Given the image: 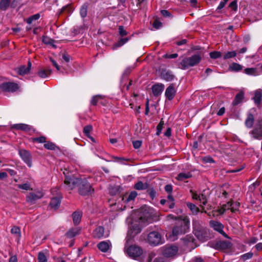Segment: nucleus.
Returning a JSON list of instances; mask_svg holds the SVG:
<instances>
[{
  "label": "nucleus",
  "mask_w": 262,
  "mask_h": 262,
  "mask_svg": "<svg viewBox=\"0 0 262 262\" xmlns=\"http://www.w3.org/2000/svg\"><path fill=\"white\" fill-rule=\"evenodd\" d=\"M262 97L261 91L260 90H257L255 91L253 100L256 105H259L261 103Z\"/></svg>",
  "instance_id": "29"
},
{
  "label": "nucleus",
  "mask_w": 262,
  "mask_h": 262,
  "mask_svg": "<svg viewBox=\"0 0 262 262\" xmlns=\"http://www.w3.org/2000/svg\"><path fill=\"white\" fill-rule=\"evenodd\" d=\"M192 197L193 200H199L202 204L201 207H203L204 205L207 203V199L205 195L202 193L199 194L196 192H192Z\"/></svg>",
  "instance_id": "20"
},
{
  "label": "nucleus",
  "mask_w": 262,
  "mask_h": 262,
  "mask_svg": "<svg viewBox=\"0 0 262 262\" xmlns=\"http://www.w3.org/2000/svg\"><path fill=\"white\" fill-rule=\"evenodd\" d=\"M130 39V38H121L117 43H116L115 47H120L124 45L125 43H126Z\"/></svg>",
  "instance_id": "43"
},
{
  "label": "nucleus",
  "mask_w": 262,
  "mask_h": 262,
  "mask_svg": "<svg viewBox=\"0 0 262 262\" xmlns=\"http://www.w3.org/2000/svg\"><path fill=\"white\" fill-rule=\"evenodd\" d=\"M92 129V126L87 125L84 127V128L83 129V133L88 137L90 138L92 141H94V139L92 137H91L90 134Z\"/></svg>",
  "instance_id": "40"
},
{
  "label": "nucleus",
  "mask_w": 262,
  "mask_h": 262,
  "mask_svg": "<svg viewBox=\"0 0 262 262\" xmlns=\"http://www.w3.org/2000/svg\"><path fill=\"white\" fill-rule=\"evenodd\" d=\"M78 185L79 187V192L81 195H89L94 191V189L92 188L91 185L85 180L81 179V182L79 183Z\"/></svg>",
  "instance_id": "8"
},
{
  "label": "nucleus",
  "mask_w": 262,
  "mask_h": 262,
  "mask_svg": "<svg viewBox=\"0 0 262 262\" xmlns=\"http://www.w3.org/2000/svg\"><path fill=\"white\" fill-rule=\"evenodd\" d=\"M98 98H99V97L98 96L93 97L91 100V104L94 105H96Z\"/></svg>",
  "instance_id": "61"
},
{
  "label": "nucleus",
  "mask_w": 262,
  "mask_h": 262,
  "mask_svg": "<svg viewBox=\"0 0 262 262\" xmlns=\"http://www.w3.org/2000/svg\"><path fill=\"white\" fill-rule=\"evenodd\" d=\"M191 176V174H190V172H181L178 174L177 177V179L179 181H183L185 179L190 178Z\"/></svg>",
  "instance_id": "36"
},
{
  "label": "nucleus",
  "mask_w": 262,
  "mask_h": 262,
  "mask_svg": "<svg viewBox=\"0 0 262 262\" xmlns=\"http://www.w3.org/2000/svg\"><path fill=\"white\" fill-rule=\"evenodd\" d=\"M147 187L148 184L147 183H143L141 181L137 182L134 186V188L138 190H144L147 188Z\"/></svg>",
  "instance_id": "34"
},
{
  "label": "nucleus",
  "mask_w": 262,
  "mask_h": 262,
  "mask_svg": "<svg viewBox=\"0 0 262 262\" xmlns=\"http://www.w3.org/2000/svg\"><path fill=\"white\" fill-rule=\"evenodd\" d=\"M161 77L167 81H171L174 79V76L170 71H163L161 73Z\"/></svg>",
  "instance_id": "24"
},
{
  "label": "nucleus",
  "mask_w": 262,
  "mask_h": 262,
  "mask_svg": "<svg viewBox=\"0 0 262 262\" xmlns=\"http://www.w3.org/2000/svg\"><path fill=\"white\" fill-rule=\"evenodd\" d=\"M127 255L134 259L140 258L143 254L142 248L137 245H131L125 250Z\"/></svg>",
  "instance_id": "4"
},
{
  "label": "nucleus",
  "mask_w": 262,
  "mask_h": 262,
  "mask_svg": "<svg viewBox=\"0 0 262 262\" xmlns=\"http://www.w3.org/2000/svg\"><path fill=\"white\" fill-rule=\"evenodd\" d=\"M167 201L169 203H167V205H168L169 208H173L174 206V199L172 196L169 195L167 197Z\"/></svg>",
  "instance_id": "47"
},
{
  "label": "nucleus",
  "mask_w": 262,
  "mask_h": 262,
  "mask_svg": "<svg viewBox=\"0 0 262 262\" xmlns=\"http://www.w3.org/2000/svg\"><path fill=\"white\" fill-rule=\"evenodd\" d=\"M9 262H17V258L16 255L11 256L9 260Z\"/></svg>",
  "instance_id": "64"
},
{
  "label": "nucleus",
  "mask_w": 262,
  "mask_h": 262,
  "mask_svg": "<svg viewBox=\"0 0 262 262\" xmlns=\"http://www.w3.org/2000/svg\"><path fill=\"white\" fill-rule=\"evenodd\" d=\"M37 259L38 262H48L47 258L42 252H39L38 254Z\"/></svg>",
  "instance_id": "41"
},
{
  "label": "nucleus",
  "mask_w": 262,
  "mask_h": 262,
  "mask_svg": "<svg viewBox=\"0 0 262 262\" xmlns=\"http://www.w3.org/2000/svg\"><path fill=\"white\" fill-rule=\"evenodd\" d=\"M52 73V70L49 67L40 69L38 72V75L42 78L48 77Z\"/></svg>",
  "instance_id": "23"
},
{
  "label": "nucleus",
  "mask_w": 262,
  "mask_h": 262,
  "mask_svg": "<svg viewBox=\"0 0 262 262\" xmlns=\"http://www.w3.org/2000/svg\"><path fill=\"white\" fill-rule=\"evenodd\" d=\"M73 221L75 225H78L81 221L82 213L79 211H75L73 214Z\"/></svg>",
  "instance_id": "30"
},
{
  "label": "nucleus",
  "mask_w": 262,
  "mask_h": 262,
  "mask_svg": "<svg viewBox=\"0 0 262 262\" xmlns=\"http://www.w3.org/2000/svg\"><path fill=\"white\" fill-rule=\"evenodd\" d=\"M152 26L156 29H159L162 26V24L158 20L156 19L153 23Z\"/></svg>",
  "instance_id": "53"
},
{
  "label": "nucleus",
  "mask_w": 262,
  "mask_h": 262,
  "mask_svg": "<svg viewBox=\"0 0 262 262\" xmlns=\"http://www.w3.org/2000/svg\"><path fill=\"white\" fill-rule=\"evenodd\" d=\"M210 57L212 59H217L222 56V54L219 51H213L209 53Z\"/></svg>",
  "instance_id": "44"
},
{
  "label": "nucleus",
  "mask_w": 262,
  "mask_h": 262,
  "mask_svg": "<svg viewBox=\"0 0 262 262\" xmlns=\"http://www.w3.org/2000/svg\"><path fill=\"white\" fill-rule=\"evenodd\" d=\"M10 0H1L0 10H6L9 6Z\"/></svg>",
  "instance_id": "35"
},
{
  "label": "nucleus",
  "mask_w": 262,
  "mask_h": 262,
  "mask_svg": "<svg viewBox=\"0 0 262 262\" xmlns=\"http://www.w3.org/2000/svg\"><path fill=\"white\" fill-rule=\"evenodd\" d=\"M97 248L102 252H108L112 247V244L110 241H102L97 244Z\"/></svg>",
  "instance_id": "17"
},
{
  "label": "nucleus",
  "mask_w": 262,
  "mask_h": 262,
  "mask_svg": "<svg viewBox=\"0 0 262 262\" xmlns=\"http://www.w3.org/2000/svg\"><path fill=\"white\" fill-rule=\"evenodd\" d=\"M63 173L66 174L65 172H63ZM65 176L64 184L68 190L73 189L81 182V179L75 178L74 176Z\"/></svg>",
  "instance_id": "9"
},
{
  "label": "nucleus",
  "mask_w": 262,
  "mask_h": 262,
  "mask_svg": "<svg viewBox=\"0 0 262 262\" xmlns=\"http://www.w3.org/2000/svg\"><path fill=\"white\" fill-rule=\"evenodd\" d=\"M237 53L235 51H228L225 53L223 56V59L226 60L229 58L234 57L236 56Z\"/></svg>",
  "instance_id": "38"
},
{
  "label": "nucleus",
  "mask_w": 262,
  "mask_h": 262,
  "mask_svg": "<svg viewBox=\"0 0 262 262\" xmlns=\"http://www.w3.org/2000/svg\"><path fill=\"white\" fill-rule=\"evenodd\" d=\"M147 191L150 198L153 200L156 197V192L155 190L153 188H151L148 190Z\"/></svg>",
  "instance_id": "55"
},
{
  "label": "nucleus",
  "mask_w": 262,
  "mask_h": 262,
  "mask_svg": "<svg viewBox=\"0 0 262 262\" xmlns=\"http://www.w3.org/2000/svg\"><path fill=\"white\" fill-rule=\"evenodd\" d=\"M251 135L255 139L262 138V120L259 122L256 127L252 131Z\"/></svg>",
  "instance_id": "19"
},
{
  "label": "nucleus",
  "mask_w": 262,
  "mask_h": 262,
  "mask_svg": "<svg viewBox=\"0 0 262 262\" xmlns=\"http://www.w3.org/2000/svg\"><path fill=\"white\" fill-rule=\"evenodd\" d=\"M229 70L234 72H239L243 69V66L238 63L233 62L229 67Z\"/></svg>",
  "instance_id": "31"
},
{
  "label": "nucleus",
  "mask_w": 262,
  "mask_h": 262,
  "mask_svg": "<svg viewBox=\"0 0 262 262\" xmlns=\"http://www.w3.org/2000/svg\"><path fill=\"white\" fill-rule=\"evenodd\" d=\"M163 125H164V122L162 120H161L159 124L157 126V129H158L157 134H159V133L160 132H161Z\"/></svg>",
  "instance_id": "59"
},
{
  "label": "nucleus",
  "mask_w": 262,
  "mask_h": 262,
  "mask_svg": "<svg viewBox=\"0 0 262 262\" xmlns=\"http://www.w3.org/2000/svg\"><path fill=\"white\" fill-rule=\"evenodd\" d=\"M12 127L16 129L21 130L25 132H28L31 130V126L30 125L23 123L14 124Z\"/></svg>",
  "instance_id": "26"
},
{
  "label": "nucleus",
  "mask_w": 262,
  "mask_h": 262,
  "mask_svg": "<svg viewBox=\"0 0 262 262\" xmlns=\"http://www.w3.org/2000/svg\"><path fill=\"white\" fill-rule=\"evenodd\" d=\"M19 155L24 162L29 167L32 166L31 156L30 152L25 149H20Z\"/></svg>",
  "instance_id": "12"
},
{
  "label": "nucleus",
  "mask_w": 262,
  "mask_h": 262,
  "mask_svg": "<svg viewBox=\"0 0 262 262\" xmlns=\"http://www.w3.org/2000/svg\"><path fill=\"white\" fill-rule=\"evenodd\" d=\"M154 215L153 209L147 206H143L135 211L134 217H137L133 219L130 227V231L132 235L134 236L140 233L142 227L151 222Z\"/></svg>",
  "instance_id": "1"
},
{
  "label": "nucleus",
  "mask_w": 262,
  "mask_h": 262,
  "mask_svg": "<svg viewBox=\"0 0 262 262\" xmlns=\"http://www.w3.org/2000/svg\"><path fill=\"white\" fill-rule=\"evenodd\" d=\"M227 1H228V0H223V1H221L220 2L219 5L218 6L217 9L221 10V9H223L226 5Z\"/></svg>",
  "instance_id": "56"
},
{
  "label": "nucleus",
  "mask_w": 262,
  "mask_h": 262,
  "mask_svg": "<svg viewBox=\"0 0 262 262\" xmlns=\"http://www.w3.org/2000/svg\"><path fill=\"white\" fill-rule=\"evenodd\" d=\"M244 72L247 75L252 76H257L259 75L257 69L253 68H246L244 70Z\"/></svg>",
  "instance_id": "32"
},
{
  "label": "nucleus",
  "mask_w": 262,
  "mask_h": 262,
  "mask_svg": "<svg viewBox=\"0 0 262 262\" xmlns=\"http://www.w3.org/2000/svg\"><path fill=\"white\" fill-rule=\"evenodd\" d=\"M244 98V93L243 91L240 92L237 94L232 102L233 105H237L240 103Z\"/></svg>",
  "instance_id": "28"
},
{
  "label": "nucleus",
  "mask_w": 262,
  "mask_h": 262,
  "mask_svg": "<svg viewBox=\"0 0 262 262\" xmlns=\"http://www.w3.org/2000/svg\"><path fill=\"white\" fill-rule=\"evenodd\" d=\"M239 203L237 202L229 201L225 204H223L218 210L220 214H222L227 210H230L231 212H235L238 210Z\"/></svg>",
  "instance_id": "7"
},
{
  "label": "nucleus",
  "mask_w": 262,
  "mask_h": 262,
  "mask_svg": "<svg viewBox=\"0 0 262 262\" xmlns=\"http://www.w3.org/2000/svg\"><path fill=\"white\" fill-rule=\"evenodd\" d=\"M46 138L45 137L41 136L38 138H35L33 139V141L37 142L38 143H45Z\"/></svg>",
  "instance_id": "54"
},
{
  "label": "nucleus",
  "mask_w": 262,
  "mask_h": 262,
  "mask_svg": "<svg viewBox=\"0 0 262 262\" xmlns=\"http://www.w3.org/2000/svg\"><path fill=\"white\" fill-rule=\"evenodd\" d=\"M178 247L174 245H166L161 248L163 255L167 258L176 256L178 252Z\"/></svg>",
  "instance_id": "6"
},
{
  "label": "nucleus",
  "mask_w": 262,
  "mask_h": 262,
  "mask_svg": "<svg viewBox=\"0 0 262 262\" xmlns=\"http://www.w3.org/2000/svg\"><path fill=\"white\" fill-rule=\"evenodd\" d=\"M225 108L224 107H221L219 110V111L217 112V115L218 116H222L224 113H225Z\"/></svg>",
  "instance_id": "62"
},
{
  "label": "nucleus",
  "mask_w": 262,
  "mask_h": 262,
  "mask_svg": "<svg viewBox=\"0 0 262 262\" xmlns=\"http://www.w3.org/2000/svg\"><path fill=\"white\" fill-rule=\"evenodd\" d=\"M93 234L95 238L99 239L108 236V234H104V228L102 226L97 227L93 231Z\"/></svg>",
  "instance_id": "18"
},
{
  "label": "nucleus",
  "mask_w": 262,
  "mask_h": 262,
  "mask_svg": "<svg viewBox=\"0 0 262 262\" xmlns=\"http://www.w3.org/2000/svg\"><path fill=\"white\" fill-rule=\"evenodd\" d=\"M119 33L120 35L123 36H125L127 34V31L124 29V27L122 26H120L118 28Z\"/></svg>",
  "instance_id": "52"
},
{
  "label": "nucleus",
  "mask_w": 262,
  "mask_h": 262,
  "mask_svg": "<svg viewBox=\"0 0 262 262\" xmlns=\"http://www.w3.org/2000/svg\"><path fill=\"white\" fill-rule=\"evenodd\" d=\"M183 243L190 250L196 247L194 237L191 235H188L182 239Z\"/></svg>",
  "instance_id": "13"
},
{
  "label": "nucleus",
  "mask_w": 262,
  "mask_h": 262,
  "mask_svg": "<svg viewBox=\"0 0 262 262\" xmlns=\"http://www.w3.org/2000/svg\"><path fill=\"white\" fill-rule=\"evenodd\" d=\"M51 192L53 194H56L57 196L52 199L50 205L54 209H57L60 205L61 196L58 192V189L57 188L52 189Z\"/></svg>",
  "instance_id": "10"
},
{
  "label": "nucleus",
  "mask_w": 262,
  "mask_h": 262,
  "mask_svg": "<svg viewBox=\"0 0 262 262\" xmlns=\"http://www.w3.org/2000/svg\"><path fill=\"white\" fill-rule=\"evenodd\" d=\"M40 15L39 13L35 14L28 17L26 20V21L27 24L30 25L33 20H38L40 18Z\"/></svg>",
  "instance_id": "39"
},
{
  "label": "nucleus",
  "mask_w": 262,
  "mask_h": 262,
  "mask_svg": "<svg viewBox=\"0 0 262 262\" xmlns=\"http://www.w3.org/2000/svg\"><path fill=\"white\" fill-rule=\"evenodd\" d=\"M43 193L41 191H37L35 193H30L26 197V201L29 203H33L34 201L41 198Z\"/></svg>",
  "instance_id": "16"
},
{
  "label": "nucleus",
  "mask_w": 262,
  "mask_h": 262,
  "mask_svg": "<svg viewBox=\"0 0 262 262\" xmlns=\"http://www.w3.org/2000/svg\"><path fill=\"white\" fill-rule=\"evenodd\" d=\"M189 228V222L185 219L179 220L176 225L173 227L171 235H169L171 240L175 241L179 235L184 234L187 232Z\"/></svg>",
  "instance_id": "2"
},
{
  "label": "nucleus",
  "mask_w": 262,
  "mask_h": 262,
  "mask_svg": "<svg viewBox=\"0 0 262 262\" xmlns=\"http://www.w3.org/2000/svg\"><path fill=\"white\" fill-rule=\"evenodd\" d=\"M161 13L164 17H167L171 16V14L170 13V12L166 10H161Z\"/></svg>",
  "instance_id": "57"
},
{
  "label": "nucleus",
  "mask_w": 262,
  "mask_h": 262,
  "mask_svg": "<svg viewBox=\"0 0 262 262\" xmlns=\"http://www.w3.org/2000/svg\"><path fill=\"white\" fill-rule=\"evenodd\" d=\"M209 224L210 227H212L214 230L219 232L224 237H227V234L223 230L224 226L221 223L217 221L211 220L210 221Z\"/></svg>",
  "instance_id": "14"
},
{
  "label": "nucleus",
  "mask_w": 262,
  "mask_h": 262,
  "mask_svg": "<svg viewBox=\"0 0 262 262\" xmlns=\"http://www.w3.org/2000/svg\"><path fill=\"white\" fill-rule=\"evenodd\" d=\"M147 241L150 245L157 246L164 243V239L160 233L157 231H151L147 236Z\"/></svg>",
  "instance_id": "5"
},
{
  "label": "nucleus",
  "mask_w": 262,
  "mask_h": 262,
  "mask_svg": "<svg viewBox=\"0 0 262 262\" xmlns=\"http://www.w3.org/2000/svg\"><path fill=\"white\" fill-rule=\"evenodd\" d=\"M134 147L136 149L139 148L141 145V142L140 141H135L133 142Z\"/></svg>",
  "instance_id": "58"
},
{
  "label": "nucleus",
  "mask_w": 262,
  "mask_h": 262,
  "mask_svg": "<svg viewBox=\"0 0 262 262\" xmlns=\"http://www.w3.org/2000/svg\"><path fill=\"white\" fill-rule=\"evenodd\" d=\"M201 60L200 55L197 54L193 55L189 57H184L179 62V68L182 70H186L190 67L198 64Z\"/></svg>",
  "instance_id": "3"
},
{
  "label": "nucleus",
  "mask_w": 262,
  "mask_h": 262,
  "mask_svg": "<svg viewBox=\"0 0 262 262\" xmlns=\"http://www.w3.org/2000/svg\"><path fill=\"white\" fill-rule=\"evenodd\" d=\"M80 228L78 227L70 228L66 233L65 235L69 238H72L79 234Z\"/></svg>",
  "instance_id": "22"
},
{
  "label": "nucleus",
  "mask_w": 262,
  "mask_h": 262,
  "mask_svg": "<svg viewBox=\"0 0 262 262\" xmlns=\"http://www.w3.org/2000/svg\"><path fill=\"white\" fill-rule=\"evenodd\" d=\"M11 233L15 234L17 237L20 236V230L19 227L14 226L11 229Z\"/></svg>",
  "instance_id": "49"
},
{
  "label": "nucleus",
  "mask_w": 262,
  "mask_h": 262,
  "mask_svg": "<svg viewBox=\"0 0 262 262\" xmlns=\"http://www.w3.org/2000/svg\"><path fill=\"white\" fill-rule=\"evenodd\" d=\"M18 188L21 189L25 190H30L32 189L31 188L30 185L28 183H25L22 184H18L17 185Z\"/></svg>",
  "instance_id": "45"
},
{
  "label": "nucleus",
  "mask_w": 262,
  "mask_h": 262,
  "mask_svg": "<svg viewBox=\"0 0 262 262\" xmlns=\"http://www.w3.org/2000/svg\"><path fill=\"white\" fill-rule=\"evenodd\" d=\"M165 190L166 192L169 193L171 192L172 190V188L171 185H167L165 187Z\"/></svg>",
  "instance_id": "63"
},
{
  "label": "nucleus",
  "mask_w": 262,
  "mask_h": 262,
  "mask_svg": "<svg viewBox=\"0 0 262 262\" xmlns=\"http://www.w3.org/2000/svg\"><path fill=\"white\" fill-rule=\"evenodd\" d=\"M187 206L189 208V209L193 214H197L199 212V208L194 204L191 203H187Z\"/></svg>",
  "instance_id": "37"
},
{
  "label": "nucleus",
  "mask_w": 262,
  "mask_h": 262,
  "mask_svg": "<svg viewBox=\"0 0 262 262\" xmlns=\"http://www.w3.org/2000/svg\"><path fill=\"white\" fill-rule=\"evenodd\" d=\"M87 9L88 6L86 4H84L82 6L80 10V14L82 18H84L87 15Z\"/></svg>",
  "instance_id": "42"
},
{
  "label": "nucleus",
  "mask_w": 262,
  "mask_h": 262,
  "mask_svg": "<svg viewBox=\"0 0 262 262\" xmlns=\"http://www.w3.org/2000/svg\"><path fill=\"white\" fill-rule=\"evenodd\" d=\"M64 11H67L69 13H71L73 11L71 6L70 5H67L63 7L60 10V13H62Z\"/></svg>",
  "instance_id": "50"
},
{
  "label": "nucleus",
  "mask_w": 262,
  "mask_h": 262,
  "mask_svg": "<svg viewBox=\"0 0 262 262\" xmlns=\"http://www.w3.org/2000/svg\"><path fill=\"white\" fill-rule=\"evenodd\" d=\"M254 119L253 115L251 114H249L245 121L246 126L249 128L251 127L253 124Z\"/></svg>",
  "instance_id": "33"
},
{
  "label": "nucleus",
  "mask_w": 262,
  "mask_h": 262,
  "mask_svg": "<svg viewBox=\"0 0 262 262\" xmlns=\"http://www.w3.org/2000/svg\"><path fill=\"white\" fill-rule=\"evenodd\" d=\"M31 67V63L30 61L28 62V66H21L18 70V73L20 75H24L28 74Z\"/></svg>",
  "instance_id": "27"
},
{
  "label": "nucleus",
  "mask_w": 262,
  "mask_h": 262,
  "mask_svg": "<svg viewBox=\"0 0 262 262\" xmlns=\"http://www.w3.org/2000/svg\"><path fill=\"white\" fill-rule=\"evenodd\" d=\"M42 42L47 45H51L53 42V40L48 36L42 37Z\"/></svg>",
  "instance_id": "51"
},
{
  "label": "nucleus",
  "mask_w": 262,
  "mask_h": 262,
  "mask_svg": "<svg viewBox=\"0 0 262 262\" xmlns=\"http://www.w3.org/2000/svg\"><path fill=\"white\" fill-rule=\"evenodd\" d=\"M253 254L252 252H248L247 253H245V254L241 255V258L243 260L245 261V260H247L251 258H252V257L253 256Z\"/></svg>",
  "instance_id": "46"
},
{
  "label": "nucleus",
  "mask_w": 262,
  "mask_h": 262,
  "mask_svg": "<svg viewBox=\"0 0 262 262\" xmlns=\"http://www.w3.org/2000/svg\"><path fill=\"white\" fill-rule=\"evenodd\" d=\"M164 89V85L162 83L155 84L152 86V91L154 96H158L162 93Z\"/></svg>",
  "instance_id": "21"
},
{
  "label": "nucleus",
  "mask_w": 262,
  "mask_h": 262,
  "mask_svg": "<svg viewBox=\"0 0 262 262\" xmlns=\"http://www.w3.org/2000/svg\"><path fill=\"white\" fill-rule=\"evenodd\" d=\"M44 147L47 149L54 150L56 148V145L51 142H48L44 144Z\"/></svg>",
  "instance_id": "48"
},
{
  "label": "nucleus",
  "mask_w": 262,
  "mask_h": 262,
  "mask_svg": "<svg viewBox=\"0 0 262 262\" xmlns=\"http://www.w3.org/2000/svg\"><path fill=\"white\" fill-rule=\"evenodd\" d=\"M62 59L66 61V62H69L70 60V56L69 55L66 54V53H64L62 54Z\"/></svg>",
  "instance_id": "60"
},
{
  "label": "nucleus",
  "mask_w": 262,
  "mask_h": 262,
  "mask_svg": "<svg viewBox=\"0 0 262 262\" xmlns=\"http://www.w3.org/2000/svg\"><path fill=\"white\" fill-rule=\"evenodd\" d=\"M137 192L135 191H132L129 194L124 195L122 198V201L125 203H128L131 201H133L137 196Z\"/></svg>",
  "instance_id": "25"
},
{
  "label": "nucleus",
  "mask_w": 262,
  "mask_h": 262,
  "mask_svg": "<svg viewBox=\"0 0 262 262\" xmlns=\"http://www.w3.org/2000/svg\"><path fill=\"white\" fill-rule=\"evenodd\" d=\"M176 92V85L172 83L166 89L165 95L167 99L171 100L174 98Z\"/></svg>",
  "instance_id": "15"
},
{
  "label": "nucleus",
  "mask_w": 262,
  "mask_h": 262,
  "mask_svg": "<svg viewBox=\"0 0 262 262\" xmlns=\"http://www.w3.org/2000/svg\"><path fill=\"white\" fill-rule=\"evenodd\" d=\"M18 85L14 82H7L0 85V89L4 92H14L18 89Z\"/></svg>",
  "instance_id": "11"
}]
</instances>
